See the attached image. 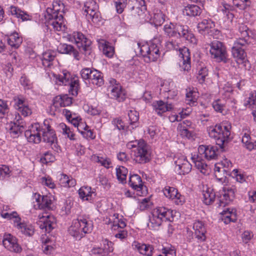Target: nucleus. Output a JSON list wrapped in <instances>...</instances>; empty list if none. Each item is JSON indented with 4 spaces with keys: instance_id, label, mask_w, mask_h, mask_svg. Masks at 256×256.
Listing matches in <instances>:
<instances>
[{
    "instance_id": "1",
    "label": "nucleus",
    "mask_w": 256,
    "mask_h": 256,
    "mask_svg": "<svg viewBox=\"0 0 256 256\" xmlns=\"http://www.w3.org/2000/svg\"><path fill=\"white\" fill-rule=\"evenodd\" d=\"M51 120H45L43 124H32L28 130L24 132V136L30 142L38 144L42 140L49 144L52 149L56 152L60 150V146L57 143L56 132L52 126Z\"/></svg>"
},
{
    "instance_id": "2",
    "label": "nucleus",
    "mask_w": 256,
    "mask_h": 256,
    "mask_svg": "<svg viewBox=\"0 0 256 256\" xmlns=\"http://www.w3.org/2000/svg\"><path fill=\"white\" fill-rule=\"evenodd\" d=\"M163 30L165 35L169 38H182L192 45L197 44V39L186 25L170 22L164 25Z\"/></svg>"
},
{
    "instance_id": "3",
    "label": "nucleus",
    "mask_w": 256,
    "mask_h": 256,
    "mask_svg": "<svg viewBox=\"0 0 256 256\" xmlns=\"http://www.w3.org/2000/svg\"><path fill=\"white\" fill-rule=\"evenodd\" d=\"M92 229V222L86 216H80L72 221L68 232L76 240H80L85 234L90 233Z\"/></svg>"
},
{
    "instance_id": "4",
    "label": "nucleus",
    "mask_w": 256,
    "mask_h": 256,
    "mask_svg": "<svg viewBox=\"0 0 256 256\" xmlns=\"http://www.w3.org/2000/svg\"><path fill=\"white\" fill-rule=\"evenodd\" d=\"M174 220L173 211L164 206H158L152 210L149 216L148 227L157 230L164 222H172Z\"/></svg>"
},
{
    "instance_id": "5",
    "label": "nucleus",
    "mask_w": 256,
    "mask_h": 256,
    "mask_svg": "<svg viewBox=\"0 0 256 256\" xmlns=\"http://www.w3.org/2000/svg\"><path fill=\"white\" fill-rule=\"evenodd\" d=\"M136 46L135 50H138L146 62H155L160 57V43L158 38H154L148 43L141 44L138 42Z\"/></svg>"
},
{
    "instance_id": "6",
    "label": "nucleus",
    "mask_w": 256,
    "mask_h": 256,
    "mask_svg": "<svg viewBox=\"0 0 256 256\" xmlns=\"http://www.w3.org/2000/svg\"><path fill=\"white\" fill-rule=\"evenodd\" d=\"M231 126L228 123L222 122L216 124L214 127H210L208 130L210 136L215 140L216 144L222 148L226 143H228L230 134Z\"/></svg>"
},
{
    "instance_id": "7",
    "label": "nucleus",
    "mask_w": 256,
    "mask_h": 256,
    "mask_svg": "<svg viewBox=\"0 0 256 256\" xmlns=\"http://www.w3.org/2000/svg\"><path fill=\"white\" fill-rule=\"evenodd\" d=\"M68 41L74 43L80 51L84 54L88 59L92 57L91 48V41L87 38L82 32H74L68 35Z\"/></svg>"
},
{
    "instance_id": "8",
    "label": "nucleus",
    "mask_w": 256,
    "mask_h": 256,
    "mask_svg": "<svg viewBox=\"0 0 256 256\" xmlns=\"http://www.w3.org/2000/svg\"><path fill=\"white\" fill-rule=\"evenodd\" d=\"M166 47L168 50H178L181 60L180 66L184 71L188 72L190 70V56L189 50L186 48L180 47V44L176 40H169L166 42Z\"/></svg>"
},
{
    "instance_id": "9",
    "label": "nucleus",
    "mask_w": 256,
    "mask_h": 256,
    "mask_svg": "<svg viewBox=\"0 0 256 256\" xmlns=\"http://www.w3.org/2000/svg\"><path fill=\"white\" fill-rule=\"evenodd\" d=\"M210 53L212 58L218 62L226 63L228 60V54L225 44L217 40L212 41L210 44Z\"/></svg>"
},
{
    "instance_id": "10",
    "label": "nucleus",
    "mask_w": 256,
    "mask_h": 256,
    "mask_svg": "<svg viewBox=\"0 0 256 256\" xmlns=\"http://www.w3.org/2000/svg\"><path fill=\"white\" fill-rule=\"evenodd\" d=\"M132 152L134 160L138 164H146L151 160L152 150L145 141L142 142L138 148L132 150Z\"/></svg>"
},
{
    "instance_id": "11",
    "label": "nucleus",
    "mask_w": 256,
    "mask_h": 256,
    "mask_svg": "<svg viewBox=\"0 0 256 256\" xmlns=\"http://www.w3.org/2000/svg\"><path fill=\"white\" fill-rule=\"evenodd\" d=\"M50 8H46L44 17L48 26L50 28V26L54 30L64 31L65 24L62 14H58L52 13Z\"/></svg>"
},
{
    "instance_id": "12",
    "label": "nucleus",
    "mask_w": 256,
    "mask_h": 256,
    "mask_svg": "<svg viewBox=\"0 0 256 256\" xmlns=\"http://www.w3.org/2000/svg\"><path fill=\"white\" fill-rule=\"evenodd\" d=\"M98 7L96 2L94 0H88L84 3V14H86L88 19L91 20L94 23H97L100 18Z\"/></svg>"
},
{
    "instance_id": "13",
    "label": "nucleus",
    "mask_w": 256,
    "mask_h": 256,
    "mask_svg": "<svg viewBox=\"0 0 256 256\" xmlns=\"http://www.w3.org/2000/svg\"><path fill=\"white\" fill-rule=\"evenodd\" d=\"M114 222L112 226V229L114 230H117L118 232L115 234L116 238L122 240L128 236V232L124 230L126 226V222L122 219L119 218V214H115L113 216Z\"/></svg>"
},
{
    "instance_id": "14",
    "label": "nucleus",
    "mask_w": 256,
    "mask_h": 256,
    "mask_svg": "<svg viewBox=\"0 0 256 256\" xmlns=\"http://www.w3.org/2000/svg\"><path fill=\"white\" fill-rule=\"evenodd\" d=\"M164 195L168 198L174 200L176 205H182L185 202L184 196L178 192L174 187L166 186L163 190Z\"/></svg>"
},
{
    "instance_id": "15",
    "label": "nucleus",
    "mask_w": 256,
    "mask_h": 256,
    "mask_svg": "<svg viewBox=\"0 0 256 256\" xmlns=\"http://www.w3.org/2000/svg\"><path fill=\"white\" fill-rule=\"evenodd\" d=\"M235 192L236 189L234 186H228L223 187L218 200V206H225L232 201L234 198Z\"/></svg>"
},
{
    "instance_id": "16",
    "label": "nucleus",
    "mask_w": 256,
    "mask_h": 256,
    "mask_svg": "<svg viewBox=\"0 0 256 256\" xmlns=\"http://www.w3.org/2000/svg\"><path fill=\"white\" fill-rule=\"evenodd\" d=\"M14 226L22 234L27 236H32L34 232V226L28 222L22 221L20 218L14 220Z\"/></svg>"
},
{
    "instance_id": "17",
    "label": "nucleus",
    "mask_w": 256,
    "mask_h": 256,
    "mask_svg": "<svg viewBox=\"0 0 256 256\" xmlns=\"http://www.w3.org/2000/svg\"><path fill=\"white\" fill-rule=\"evenodd\" d=\"M38 218L36 223L40 229H44L46 232H50L54 228L55 220L52 216L45 213L39 214Z\"/></svg>"
},
{
    "instance_id": "18",
    "label": "nucleus",
    "mask_w": 256,
    "mask_h": 256,
    "mask_svg": "<svg viewBox=\"0 0 256 256\" xmlns=\"http://www.w3.org/2000/svg\"><path fill=\"white\" fill-rule=\"evenodd\" d=\"M198 154L208 160H216L218 156V150L216 146H200Z\"/></svg>"
},
{
    "instance_id": "19",
    "label": "nucleus",
    "mask_w": 256,
    "mask_h": 256,
    "mask_svg": "<svg viewBox=\"0 0 256 256\" xmlns=\"http://www.w3.org/2000/svg\"><path fill=\"white\" fill-rule=\"evenodd\" d=\"M2 244L6 248L15 253H20L22 251L21 246L18 244V239L9 234L3 240Z\"/></svg>"
},
{
    "instance_id": "20",
    "label": "nucleus",
    "mask_w": 256,
    "mask_h": 256,
    "mask_svg": "<svg viewBox=\"0 0 256 256\" xmlns=\"http://www.w3.org/2000/svg\"><path fill=\"white\" fill-rule=\"evenodd\" d=\"M14 100L15 102L14 106L22 115L24 116H28L32 114V110L24 98L18 96Z\"/></svg>"
},
{
    "instance_id": "21",
    "label": "nucleus",
    "mask_w": 256,
    "mask_h": 256,
    "mask_svg": "<svg viewBox=\"0 0 256 256\" xmlns=\"http://www.w3.org/2000/svg\"><path fill=\"white\" fill-rule=\"evenodd\" d=\"M34 198L36 204H34V206L36 209L44 210L52 208L53 198L52 196H41L35 194Z\"/></svg>"
},
{
    "instance_id": "22",
    "label": "nucleus",
    "mask_w": 256,
    "mask_h": 256,
    "mask_svg": "<svg viewBox=\"0 0 256 256\" xmlns=\"http://www.w3.org/2000/svg\"><path fill=\"white\" fill-rule=\"evenodd\" d=\"M128 184L130 187L138 192V195H142L145 194L143 191L146 190V187L142 184V178L139 175L130 174Z\"/></svg>"
},
{
    "instance_id": "23",
    "label": "nucleus",
    "mask_w": 256,
    "mask_h": 256,
    "mask_svg": "<svg viewBox=\"0 0 256 256\" xmlns=\"http://www.w3.org/2000/svg\"><path fill=\"white\" fill-rule=\"evenodd\" d=\"M108 92L110 98L116 100L119 102H123L126 98L125 92L121 86H108Z\"/></svg>"
},
{
    "instance_id": "24",
    "label": "nucleus",
    "mask_w": 256,
    "mask_h": 256,
    "mask_svg": "<svg viewBox=\"0 0 256 256\" xmlns=\"http://www.w3.org/2000/svg\"><path fill=\"white\" fill-rule=\"evenodd\" d=\"M194 236L198 242H204L206 240V229L204 222L200 220L196 221L193 224Z\"/></svg>"
},
{
    "instance_id": "25",
    "label": "nucleus",
    "mask_w": 256,
    "mask_h": 256,
    "mask_svg": "<svg viewBox=\"0 0 256 256\" xmlns=\"http://www.w3.org/2000/svg\"><path fill=\"white\" fill-rule=\"evenodd\" d=\"M214 23L210 20H203L197 26L199 33L202 34H208L212 35L214 29Z\"/></svg>"
},
{
    "instance_id": "26",
    "label": "nucleus",
    "mask_w": 256,
    "mask_h": 256,
    "mask_svg": "<svg viewBox=\"0 0 256 256\" xmlns=\"http://www.w3.org/2000/svg\"><path fill=\"white\" fill-rule=\"evenodd\" d=\"M192 159L194 163L195 166L204 174H208V166L203 160V157L198 154H194Z\"/></svg>"
},
{
    "instance_id": "27",
    "label": "nucleus",
    "mask_w": 256,
    "mask_h": 256,
    "mask_svg": "<svg viewBox=\"0 0 256 256\" xmlns=\"http://www.w3.org/2000/svg\"><path fill=\"white\" fill-rule=\"evenodd\" d=\"M58 50L60 54L72 55L77 60L80 58L79 52L70 44H60L58 46Z\"/></svg>"
},
{
    "instance_id": "28",
    "label": "nucleus",
    "mask_w": 256,
    "mask_h": 256,
    "mask_svg": "<svg viewBox=\"0 0 256 256\" xmlns=\"http://www.w3.org/2000/svg\"><path fill=\"white\" fill-rule=\"evenodd\" d=\"M152 106L156 112L160 116L164 112L170 111L172 108V106L171 104L166 103L162 100H158L154 102Z\"/></svg>"
},
{
    "instance_id": "29",
    "label": "nucleus",
    "mask_w": 256,
    "mask_h": 256,
    "mask_svg": "<svg viewBox=\"0 0 256 256\" xmlns=\"http://www.w3.org/2000/svg\"><path fill=\"white\" fill-rule=\"evenodd\" d=\"M56 56V52L52 50H48L42 54L40 59L42 64L44 68H50L52 67Z\"/></svg>"
},
{
    "instance_id": "30",
    "label": "nucleus",
    "mask_w": 256,
    "mask_h": 256,
    "mask_svg": "<svg viewBox=\"0 0 256 256\" xmlns=\"http://www.w3.org/2000/svg\"><path fill=\"white\" fill-rule=\"evenodd\" d=\"M132 246L134 249L137 250L138 252L146 256H152V254L153 247L150 244H142L137 242L134 241Z\"/></svg>"
},
{
    "instance_id": "31",
    "label": "nucleus",
    "mask_w": 256,
    "mask_h": 256,
    "mask_svg": "<svg viewBox=\"0 0 256 256\" xmlns=\"http://www.w3.org/2000/svg\"><path fill=\"white\" fill-rule=\"evenodd\" d=\"M80 198L83 200L92 202L96 196L94 192L92 190V188L88 186L81 187L78 190Z\"/></svg>"
},
{
    "instance_id": "32",
    "label": "nucleus",
    "mask_w": 256,
    "mask_h": 256,
    "mask_svg": "<svg viewBox=\"0 0 256 256\" xmlns=\"http://www.w3.org/2000/svg\"><path fill=\"white\" fill-rule=\"evenodd\" d=\"M144 1L141 0L140 4L141 6H138L135 8L134 12L139 19L142 22H146L151 20L146 10V6L144 5Z\"/></svg>"
},
{
    "instance_id": "33",
    "label": "nucleus",
    "mask_w": 256,
    "mask_h": 256,
    "mask_svg": "<svg viewBox=\"0 0 256 256\" xmlns=\"http://www.w3.org/2000/svg\"><path fill=\"white\" fill-rule=\"evenodd\" d=\"M19 124H8L9 132L11 136L14 138L18 137L25 130L26 125H24L23 123H19Z\"/></svg>"
},
{
    "instance_id": "34",
    "label": "nucleus",
    "mask_w": 256,
    "mask_h": 256,
    "mask_svg": "<svg viewBox=\"0 0 256 256\" xmlns=\"http://www.w3.org/2000/svg\"><path fill=\"white\" fill-rule=\"evenodd\" d=\"M8 44L12 48H18L22 42V38L18 33L14 32L8 36L6 38Z\"/></svg>"
},
{
    "instance_id": "35",
    "label": "nucleus",
    "mask_w": 256,
    "mask_h": 256,
    "mask_svg": "<svg viewBox=\"0 0 256 256\" xmlns=\"http://www.w3.org/2000/svg\"><path fill=\"white\" fill-rule=\"evenodd\" d=\"M8 12L16 17L22 19V21L30 19V16L25 12L22 10L18 8L11 6L9 7Z\"/></svg>"
},
{
    "instance_id": "36",
    "label": "nucleus",
    "mask_w": 256,
    "mask_h": 256,
    "mask_svg": "<svg viewBox=\"0 0 256 256\" xmlns=\"http://www.w3.org/2000/svg\"><path fill=\"white\" fill-rule=\"evenodd\" d=\"M232 52L238 64H242L246 60V54L244 50V48L232 47Z\"/></svg>"
},
{
    "instance_id": "37",
    "label": "nucleus",
    "mask_w": 256,
    "mask_h": 256,
    "mask_svg": "<svg viewBox=\"0 0 256 256\" xmlns=\"http://www.w3.org/2000/svg\"><path fill=\"white\" fill-rule=\"evenodd\" d=\"M89 84H92L97 86H101L104 84V80L102 74L99 70L95 69L92 72L91 79L89 80Z\"/></svg>"
},
{
    "instance_id": "38",
    "label": "nucleus",
    "mask_w": 256,
    "mask_h": 256,
    "mask_svg": "<svg viewBox=\"0 0 256 256\" xmlns=\"http://www.w3.org/2000/svg\"><path fill=\"white\" fill-rule=\"evenodd\" d=\"M214 170L215 176L218 180L221 182H224L226 176L228 174V170L216 164H215Z\"/></svg>"
},
{
    "instance_id": "39",
    "label": "nucleus",
    "mask_w": 256,
    "mask_h": 256,
    "mask_svg": "<svg viewBox=\"0 0 256 256\" xmlns=\"http://www.w3.org/2000/svg\"><path fill=\"white\" fill-rule=\"evenodd\" d=\"M202 195L203 202L206 205L212 204L215 200L216 194L212 188H207L206 190H204Z\"/></svg>"
},
{
    "instance_id": "40",
    "label": "nucleus",
    "mask_w": 256,
    "mask_h": 256,
    "mask_svg": "<svg viewBox=\"0 0 256 256\" xmlns=\"http://www.w3.org/2000/svg\"><path fill=\"white\" fill-rule=\"evenodd\" d=\"M183 12L188 16H196L201 14L202 9L196 5L188 4L185 6Z\"/></svg>"
},
{
    "instance_id": "41",
    "label": "nucleus",
    "mask_w": 256,
    "mask_h": 256,
    "mask_svg": "<svg viewBox=\"0 0 256 256\" xmlns=\"http://www.w3.org/2000/svg\"><path fill=\"white\" fill-rule=\"evenodd\" d=\"M54 76L56 80V82L60 85L64 84L66 86L69 84L71 80H72L70 74L66 70H63L62 74H55Z\"/></svg>"
},
{
    "instance_id": "42",
    "label": "nucleus",
    "mask_w": 256,
    "mask_h": 256,
    "mask_svg": "<svg viewBox=\"0 0 256 256\" xmlns=\"http://www.w3.org/2000/svg\"><path fill=\"white\" fill-rule=\"evenodd\" d=\"M59 182L60 184L63 187H73L76 184L74 179L64 174H60Z\"/></svg>"
},
{
    "instance_id": "43",
    "label": "nucleus",
    "mask_w": 256,
    "mask_h": 256,
    "mask_svg": "<svg viewBox=\"0 0 256 256\" xmlns=\"http://www.w3.org/2000/svg\"><path fill=\"white\" fill-rule=\"evenodd\" d=\"M222 220L226 224L230 222H235L236 220V212L229 210H224L222 213Z\"/></svg>"
},
{
    "instance_id": "44",
    "label": "nucleus",
    "mask_w": 256,
    "mask_h": 256,
    "mask_svg": "<svg viewBox=\"0 0 256 256\" xmlns=\"http://www.w3.org/2000/svg\"><path fill=\"white\" fill-rule=\"evenodd\" d=\"M52 10V13L58 14H62L64 12V4L58 0H54L52 2V8H48Z\"/></svg>"
},
{
    "instance_id": "45",
    "label": "nucleus",
    "mask_w": 256,
    "mask_h": 256,
    "mask_svg": "<svg viewBox=\"0 0 256 256\" xmlns=\"http://www.w3.org/2000/svg\"><path fill=\"white\" fill-rule=\"evenodd\" d=\"M128 173V170L124 166H120L116 168V174L117 178L122 184L126 182V178Z\"/></svg>"
},
{
    "instance_id": "46",
    "label": "nucleus",
    "mask_w": 256,
    "mask_h": 256,
    "mask_svg": "<svg viewBox=\"0 0 256 256\" xmlns=\"http://www.w3.org/2000/svg\"><path fill=\"white\" fill-rule=\"evenodd\" d=\"M130 124L132 129L138 126V122L139 120V114L138 112L135 110H130L128 112Z\"/></svg>"
},
{
    "instance_id": "47",
    "label": "nucleus",
    "mask_w": 256,
    "mask_h": 256,
    "mask_svg": "<svg viewBox=\"0 0 256 256\" xmlns=\"http://www.w3.org/2000/svg\"><path fill=\"white\" fill-rule=\"evenodd\" d=\"M238 38H236V40L234 43L232 47L244 48L250 43L249 39L250 36H246L243 37L241 36H238Z\"/></svg>"
},
{
    "instance_id": "48",
    "label": "nucleus",
    "mask_w": 256,
    "mask_h": 256,
    "mask_svg": "<svg viewBox=\"0 0 256 256\" xmlns=\"http://www.w3.org/2000/svg\"><path fill=\"white\" fill-rule=\"evenodd\" d=\"M244 105L251 110H256V91L252 92Z\"/></svg>"
},
{
    "instance_id": "49",
    "label": "nucleus",
    "mask_w": 256,
    "mask_h": 256,
    "mask_svg": "<svg viewBox=\"0 0 256 256\" xmlns=\"http://www.w3.org/2000/svg\"><path fill=\"white\" fill-rule=\"evenodd\" d=\"M192 170V165L188 162H185L182 166L179 167H175L174 170L176 173L180 175H184L188 174Z\"/></svg>"
},
{
    "instance_id": "50",
    "label": "nucleus",
    "mask_w": 256,
    "mask_h": 256,
    "mask_svg": "<svg viewBox=\"0 0 256 256\" xmlns=\"http://www.w3.org/2000/svg\"><path fill=\"white\" fill-rule=\"evenodd\" d=\"M164 14L160 10H157L156 12L154 14L153 22L156 26H160L164 22Z\"/></svg>"
},
{
    "instance_id": "51",
    "label": "nucleus",
    "mask_w": 256,
    "mask_h": 256,
    "mask_svg": "<svg viewBox=\"0 0 256 256\" xmlns=\"http://www.w3.org/2000/svg\"><path fill=\"white\" fill-rule=\"evenodd\" d=\"M67 85H69V92L73 96H76L79 86L78 78H73L72 80H70L69 84Z\"/></svg>"
},
{
    "instance_id": "52",
    "label": "nucleus",
    "mask_w": 256,
    "mask_h": 256,
    "mask_svg": "<svg viewBox=\"0 0 256 256\" xmlns=\"http://www.w3.org/2000/svg\"><path fill=\"white\" fill-rule=\"evenodd\" d=\"M60 128L62 129L63 134L66 136L70 140H74L75 134L68 126L64 123H61L60 124Z\"/></svg>"
},
{
    "instance_id": "53",
    "label": "nucleus",
    "mask_w": 256,
    "mask_h": 256,
    "mask_svg": "<svg viewBox=\"0 0 256 256\" xmlns=\"http://www.w3.org/2000/svg\"><path fill=\"white\" fill-rule=\"evenodd\" d=\"M233 4L240 10H244L250 4V0H233Z\"/></svg>"
},
{
    "instance_id": "54",
    "label": "nucleus",
    "mask_w": 256,
    "mask_h": 256,
    "mask_svg": "<svg viewBox=\"0 0 256 256\" xmlns=\"http://www.w3.org/2000/svg\"><path fill=\"white\" fill-rule=\"evenodd\" d=\"M220 8L222 12L228 17V18L232 19L233 18L234 14L231 12L233 10V7L232 6L226 3H222Z\"/></svg>"
},
{
    "instance_id": "55",
    "label": "nucleus",
    "mask_w": 256,
    "mask_h": 256,
    "mask_svg": "<svg viewBox=\"0 0 256 256\" xmlns=\"http://www.w3.org/2000/svg\"><path fill=\"white\" fill-rule=\"evenodd\" d=\"M198 73L197 79L200 84H202L204 80L206 77L208 75V70L206 67H202L198 68Z\"/></svg>"
},
{
    "instance_id": "56",
    "label": "nucleus",
    "mask_w": 256,
    "mask_h": 256,
    "mask_svg": "<svg viewBox=\"0 0 256 256\" xmlns=\"http://www.w3.org/2000/svg\"><path fill=\"white\" fill-rule=\"evenodd\" d=\"M11 171L8 166L2 165L0 166V180H4L10 176Z\"/></svg>"
},
{
    "instance_id": "57",
    "label": "nucleus",
    "mask_w": 256,
    "mask_h": 256,
    "mask_svg": "<svg viewBox=\"0 0 256 256\" xmlns=\"http://www.w3.org/2000/svg\"><path fill=\"white\" fill-rule=\"evenodd\" d=\"M183 124H178V130L180 134L183 138L185 137L188 138H192V130L188 128H186Z\"/></svg>"
},
{
    "instance_id": "58",
    "label": "nucleus",
    "mask_w": 256,
    "mask_h": 256,
    "mask_svg": "<svg viewBox=\"0 0 256 256\" xmlns=\"http://www.w3.org/2000/svg\"><path fill=\"white\" fill-rule=\"evenodd\" d=\"M56 160L55 156L50 151L44 152L40 158V162L44 164L54 162Z\"/></svg>"
},
{
    "instance_id": "59",
    "label": "nucleus",
    "mask_w": 256,
    "mask_h": 256,
    "mask_svg": "<svg viewBox=\"0 0 256 256\" xmlns=\"http://www.w3.org/2000/svg\"><path fill=\"white\" fill-rule=\"evenodd\" d=\"M102 248L104 250V255L112 252L114 250L113 243L107 239L102 240Z\"/></svg>"
},
{
    "instance_id": "60",
    "label": "nucleus",
    "mask_w": 256,
    "mask_h": 256,
    "mask_svg": "<svg viewBox=\"0 0 256 256\" xmlns=\"http://www.w3.org/2000/svg\"><path fill=\"white\" fill-rule=\"evenodd\" d=\"M95 70V69L94 68H82L80 71V75L82 78L84 80H88L89 82V80H90L91 76H92V72H93V70Z\"/></svg>"
},
{
    "instance_id": "61",
    "label": "nucleus",
    "mask_w": 256,
    "mask_h": 256,
    "mask_svg": "<svg viewBox=\"0 0 256 256\" xmlns=\"http://www.w3.org/2000/svg\"><path fill=\"white\" fill-rule=\"evenodd\" d=\"M197 94L196 92H190L186 94V102L190 105H194L196 102Z\"/></svg>"
},
{
    "instance_id": "62",
    "label": "nucleus",
    "mask_w": 256,
    "mask_h": 256,
    "mask_svg": "<svg viewBox=\"0 0 256 256\" xmlns=\"http://www.w3.org/2000/svg\"><path fill=\"white\" fill-rule=\"evenodd\" d=\"M118 13L122 14L127 4V0H114Z\"/></svg>"
},
{
    "instance_id": "63",
    "label": "nucleus",
    "mask_w": 256,
    "mask_h": 256,
    "mask_svg": "<svg viewBox=\"0 0 256 256\" xmlns=\"http://www.w3.org/2000/svg\"><path fill=\"white\" fill-rule=\"evenodd\" d=\"M20 82L24 90H30L32 88V83L30 80L24 74L21 76Z\"/></svg>"
},
{
    "instance_id": "64",
    "label": "nucleus",
    "mask_w": 256,
    "mask_h": 256,
    "mask_svg": "<svg viewBox=\"0 0 256 256\" xmlns=\"http://www.w3.org/2000/svg\"><path fill=\"white\" fill-rule=\"evenodd\" d=\"M250 140V137H242V142L248 150H251L254 148L256 149V140L254 142H252Z\"/></svg>"
}]
</instances>
